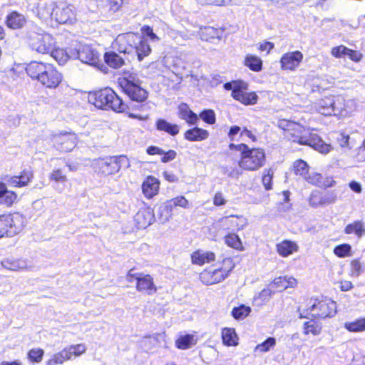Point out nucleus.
I'll list each match as a JSON object with an SVG mask.
<instances>
[{
    "label": "nucleus",
    "mask_w": 365,
    "mask_h": 365,
    "mask_svg": "<svg viewBox=\"0 0 365 365\" xmlns=\"http://www.w3.org/2000/svg\"><path fill=\"white\" fill-rule=\"evenodd\" d=\"M140 31L142 32V36H147L152 41L159 40L158 36L153 32L152 27L148 25L143 26Z\"/></svg>",
    "instance_id": "61"
},
{
    "label": "nucleus",
    "mask_w": 365,
    "mask_h": 365,
    "mask_svg": "<svg viewBox=\"0 0 365 365\" xmlns=\"http://www.w3.org/2000/svg\"><path fill=\"white\" fill-rule=\"evenodd\" d=\"M53 140L55 146L61 152H70L76 145L77 135L73 131H61L53 135Z\"/></svg>",
    "instance_id": "14"
},
{
    "label": "nucleus",
    "mask_w": 365,
    "mask_h": 365,
    "mask_svg": "<svg viewBox=\"0 0 365 365\" xmlns=\"http://www.w3.org/2000/svg\"><path fill=\"white\" fill-rule=\"evenodd\" d=\"M19 197L17 193L11 190H8L6 185L0 182V205L10 208L17 203Z\"/></svg>",
    "instance_id": "25"
},
{
    "label": "nucleus",
    "mask_w": 365,
    "mask_h": 365,
    "mask_svg": "<svg viewBox=\"0 0 365 365\" xmlns=\"http://www.w3.org/2000/svg\"><path fill=\"white\" fill-rule=\"evenodd\" d=\"M69 361L66 351L62 349L61 351L53 354L46 362V365H58L62 364L65 361Z\"/></svg>",
    "instance_id": "50"
},
{
    "label": "nucleus",
    "mask_w": 365,
    "mask_h": 365,
    "mask_svg": "<svg viewBox=\"0 0 365 365\" xmlns=\"http://www.w3.org/2000/svg\"><path fill=\"white\" fill-rule=\"evenodd\" d=\"M118 84L122 91L133 101L143 103L148 97V92L145 88L127 78H120Z\"/></svg>",
    "instance_id": "10"
},
{
    "label": "nucleus",
    "mask_w": 365,
    "mask_h": 365,
    "mask_svg": "<svg viewBox=\"0 0 365 365\" xmlns=\"http://www.w3.org/2000/svg\"><path fill=\"white\" fill-rule=\"evenodd\" d=\"M344 232L347 235L354 234L361 237L365 232L364 224L361 220H355L345 227Z\"/></svg>",
    "instance_id": "47"
},
{
    "label": "nucleus",
    "mask_w": 365,
    "mask_h": 365,
    "mask_svg": "<svg viewBox=\"0 0 365 365\" xmlns=\"http://www.w3.org/2000/svg\"><path fill=\"white\" fill-rule=\"evenodd\" d=\"M322 326L320 323L312 319L303 324V334L304 335L317 336L322 332Z\"/></svg>",
    "instance_id": "44"
},
{
    "label": "nucleus",
    "mask_w": 365,
    "mask_h": 365,
    "mask_svg": "<svg viewBox=\"0 0 365 365\" xmlns=\"http://www.w3.org/2000/svg\"><path fill=\"white\" fill-rule=\"evenodd\" d=\"M225 244L235 250L243 251L245 247L243 243L237 234L234 232H228L223 237Z\"/></svg>",
    "instance_id": "40"
},
{
    "label": "nucleus",
    "mask_w": 365,
    "mask_h": 365,
    "mask_svg": "<svg viewBox=\"0 0 365 365\" xmlns=\"http://www.w3.org/2000/svg\"><path fill=\"white\" fill-rule=\"evenodd\" d=\"M252 312V308L244 304H241L237 307L232 308L231 311V316L237 321L244 320Z\"/></svg>",
    "instance_id": "45"
},
{
    "label": "nucleus",
    "mask_w": 365,
    "mask_h": 365,
    "mask_svg": "<svg viewBox=\"0 0 365 365\" xmlns=\"http://www.w3.org/2000/svg\"><path fill=\"white\" fill-rule=\"evenodd\" d=\"M56 3L53 0H38L33 11L43 21L53 20Z\"/></svg>",
    "instance_id": "17"
},
{
    "label": "nucleus",
    "mask_w": 365,
    "mask_h": 365,
    "mask_svg": "<svg viewBox=\"0 0 365 365\" xmlns=\"http://www.w3.org/2000/svg\"><path fill=\"white\" fill-rule=\"evenodd\" d=\"M345 328L351 332H361L365 331V318H359L345 324Z\"/></svg>",
    "instance_id": "52"
},
{
    "label": "nucleus",
    "mask_w": 365,
    "mask_h": 365,
    "mask_svg": "<svg viewBox=\"0 0 365 365\" xmlns=\"http://www.w3.org/2000/svg\"><path fill=\"white\" fill-rule=\"evenodd\" d=\"M44 355V351L41 348H34L28 351L27 359L32 364L40 363Z\"/></svg>",
    "instance_id": "53"
},
{
    "label": "nucleus",
    "mask_w": 365,
    "mask_h": 365,
    "mask_svg": "<svg viewBox=\"0 0 365 365\" xmlns=\"http://www.w3.org/2000/svg\"><path fill=\"white\" fill-rule=\"evenodd\" d=\"M135 267L130 269L125 274L126 281L129 283L135 282V289L139 293L148 296L155 294L158 287L155 285L153 277L150 274L143 272H133Z\"/></svg>",
    "instance_id": "5"
},
{
    "label": "nucleus",
    "mask_w": 365,
    "mask_h": 365,
    "mask_svg": "<svg viewBox=\"0 0 365 365\" xmlns=\"http://www.w3.org/2000/svg\"><path fill=\"white\" fill-rule=\"evenodd\" d=\"M221 337L225 346H235L238 344V337L234 328H223L221 331Z\"/></svg>",
    "instance_id": "41"
},
{
    "label": "nucleus",
    "mask_w": 365,
    "mask_h": 365,
    "mask_svg": "<svg viewBox=\"0 0 365 365\" xmlns=\"http://www.w3.org/2000/svg\"><path fill=\"white\" fill-rule=\"evenodd\" d=\"M139 33L127 32L120 34L115 39L116 48L120 53L130 55L135 47Z\"/></svg>",
    "instance_id": "15"
},
{
    "label": "nucleus",
    "mask_w": 365,
    "mask_h": 365,
    "mask_svg": "<svg viewBox=\"0 0 365 365\" xmlns=\"http://www.w3.org/2000/svg\"><path fill=\"white\" fill-rule=\"evenodd\" d=\"M200 118L202 121L209 125H213L216 123V115L212 109H205L202 110L198 118Z\"/></svg>",
    "instance_id": "56"
},
{
    "label": "nucleus",
    "mask_w": 365,
    "mask_h": 365,
    "mask_svg": "<svg viewBox=\"0 0 365 365\" xmlns=\"http://www.w3.org/2000/svg\"><path fill=\"white\" fill-rule=\"evenodd\" d=\"M364 271V266L360 259H353L350 262V272L352 276L358 277Z\"/></svg>",
    "instance_id": "57"
},
{
    "label": "nucleus",
    "mask_w": 365,
    "mask_h": 365,
    "mask_svg": "<svg viewBox=\"0 0 365 365\" xmlns=\"http://www.w3.org/2000/svg\"><path fill=\"white\" fill-rule=\"evenodd\" d=\"M78 58L83 63L94 65L98 63L99 56L93 48L83 45L78 50Z\"/></svg>",
    "instance_id": "29"
},
{
    "label": "nucleus",
    "mask_w": 365,
    "mask_h": 365,
    "mask_svg": "<svg viewBox=\"0 0 365 365\" xmlns=\"http://www.w3.org/2000/svg\"><path fill=\"white\" fill-rule=\"evenodd\" d=\"M212 266L222 282L231 274L235 263L232 257H225Z\"/></svg>",
    "instance_id": "21"
},
{
    "label": "nucleus",
    "mask_w": 365,
    "mask_h": 365,
    "mask_svg": "<svg viewBox=\"0 0 365 365\" xmlns=\"http://www.w3.org/2000/svg\"><path fill=\"white\" fill-rule=\"evenodd\" d=\"M160 182L157 178L148 175L141 185L142 193L145 198L151 200L157 196L160 192Z\"/></svg>",
    "instance_id": "20"
},
{
    "label": "nucleus",
    "mask_w": 365,
    "mask_h": 365,
    "mask_svg": "<svg viewBox=\"0 0 365 365\" xmlns=\"http://www.w3.org/2000/svg\"><path fill=\"white\" fill-rule=\"evenodd\" d=\"M277 253L282 257H287L299 250V246L296 241L284 239L275 245Z\"/></svg>",
    "instance_id": "24"
},
{
    "label": "nucleus",
    "mask_w": 365,
    "mask_h": 365,
    "mask_svg": "<svg viewBox=\"0 0 365 365\" xmlns=\"http://www.w3.org/2000/svg\"><path fill=\"white\" fill-rule=\"evenodd\" d=\"M209 131L206 129L195 126L186 130L183 134L184 138L190 142H200L209 138Z\"/></svg>",
    "instance_id": "30"
},
{
    "label": "nucleus",
    "mask_w": 365,
    "mask_h": 365,
    "mask_svg": "<svg viewBox=\"0 0 365 365\" xmlns=\"http://www.w3.org/2000/svg\"><path fill=\"white\" fill-rule=\"evenodd\" d=\"M33 179V170L31 168H24L19 175L10 177L8 182L11 187L21 188L29 185Z\"/></svg>",
    "instance_id": "22"
},
{
    "label": "nucleus",
    "mask_w": 365,
    "mask_h": 365,
    "mask_svg": "<svg viewBox=\"0 0 365 365\" xmlns=\"http://www.w3.org/2000/svg\"><path fill=\"white\" fill-rule=\"evenodd\" d=\"M222 31L212 26H204L200 30V38L205 41L212 42L220 38Z\"/></svg>",
    "instance_id": "39"
},
{
    "label": "nucleus",
    "mask_w": 365,
    "mask_h": 365,
    "mask_svg": "<svg viewBox=\"0 0 365 365\" xmlns=\"http://www.w3.org/2000/svg\"><path fill=\"white\" fill-rule=\"evenodd\" d=\"M336 195L332 192L314 190L309 197V203L312 207H322L334 202Z\"/></svg>",
    "instance_id": "18"
},
{
    "label": "nucleus",
    "mask_w": 365,
    "mask_h": 365,
    "mask_svg": "<svg viewBox=\"0 0 365 365\" xmlns=\"http://www.w3.org/2000/svg\"><path fill=\"white\" fill-rule=\"evenodd\" d=\"M56 23L60 24H73L76 22V10L73 5L60 4H56L53 18Z\"/></svg>",
    "instance_id": "13"
},
{
    "label": "nucleus",
    "mask_w": 365,
    "mask_h": 365,
    "mask_svg": "<svg viewBox=\"0 0 365 365\" xmlns=\"http://www.w3.org/2000/svg\"><path fill=\"white\" fill-rule=\"evenodd\" d=\"M334 254L339 257L344 258L352 255L351 246L348 243H343L334 247Z\"/></svg>",
    "instance_id": "51"
},
{
    "label": "nucleus",
    "mask_w": 365,
    "mask_h": 365,
    "mask_svg": "<svg viewBox=\"0 0 365 365\" xmlns=\"http://www.w3.org/2000/svg\"><path fill=\"white\" fill-rule=\"evenodd\" d=\"M224 225L227 230L233 232L240 231L246 225V218L242 215H230L223 218Z\"/></svg>",
    "instance_id": "34"
},
{
    "label": "nucleus",
    "mask_w": 365,
    "mask_h": 365,
    "mask_svg": "<svg viewBox=\"0 0 365 365\" xmlns=\"http://www.w3.org/2000/svg\"><path fill=\"white\" fill-rule=\"evenodd\" d=\"M310 167L306 161L302 159L296 160L292 165V171L296 176L303 180L309 173Z\"/></svg>",
    "instance_id": "43"
},
{
    "label": "nucleus",
    "mask_w": 365,
    "mask_h": 365,
    "mask_svg": "<svg viewBox=\"0 0 365 365\" xmlns=\"http://www.w3.org/2000/svg\"><path fill=\"white\" fill-rule=\"evenodd\" d=\"M304 180L309 184L319 187H329L335 183L332 178H324L319 173H312L311 174L309 173Z\"/></svg>",
    "instance_id": "31"
},
{
    "label": "nucleus",
    "mask_w": 365,
    "mask_h": 365,
    "mask_svg": "<svg viewBox=\"0 0 365 365\" xmlns=\"http://www.w3.org/2000/svg\"><path fill=\"white\" fill-rule=\"evenodd\" d=\"M274 172L271 168L265 169L262 175V182L266 190L272 188Z\"/></svg>",
    "instance_id": "55"
},
{
    "label": "nucleus",
    "mask_w": 365,
    "mask_h": 365,
    "mask_svg": "<svg viewBox=\"0 0 365 365\" xmlns=\"http://www.w3.org/2000/svg\"><path fill=\"white\" fill-rule=\"evenodd\" d=\"M161 155L160 161L163 163H166L173 160L177 157V153L174 150H168V151L163 150V153H162Z\"/></svg>",
    "instance_id": "63"
},
{
    "label": "nucleus",
    "mask_w": 365,
    "mask_h": 365,
    "mask_svg": "<svg viewBox=\"0 0 365 365\" xmlns=\"http://www.w3.org/2000/svg\"><path fill=\"white\" fill-rule=\"evenodd\" d=\"M63 349L66 351V354H67L68 357H69V360H71L73 357H78L81 356L86 352L87 348L84 344H77L67 346Z\"/></svg>",
    "instance_id": "48"
},
{
    "label": "nucleus",
    "mask_w": 365,
    "mask_h": 365,
    "mask_svg": "<svg viewBox=\"0 0 365 365\" xmlns=\"http://www.w3.org/2000/svg\"><path fill=\"white\" fill-rule=\"evenodd\" d=\"M88 98L91 104L99 109L112 110L117 113H123L128 108L127 104L113 89L109 87L90 91Z\"/></svg>",
    "instance_id": "4"
},
{
    "label": "nucleus",
    "mask_w": 365,
    "mask_h": 365,
    "mask_svg": "<svg viewBox=\"0 0 365 365\" xmlns=\"http://www.w3.org/2000/svg\"><path fill=\"white\" fill-rule=\"evenodd\" d=\"M177 207L183 209L189 208L190 203L188 200L183 195L176 196L175 197L166 200L163 205V209L167 213L171 214L173 209Z\"/></svg>",
    "instance_id": "33"
},
{
    "label": "nucleus",
    "mask_w": 365,
    "mask_h": 365,
    "mask_svg": "<svg viewBox=\"0 0 365 365\" xmlns=\"http://www.w3.org/2000/svg\"><path fill=\"white\" fill-rule=\"evenodd\" d=\"M122 160H123V156H108L99 158L95 163V172L101 177L114 175L120 170Z\"/></svg>",
    "instance_id": "8"
},
{
    "label": "nucleus",
    "mask_w": 365,
    "mask_h": 365,
    "mask_svg": "<svg viewBox=\"0 0 365 365\" xmlns=\"http://www.w3.org/2000/svg\"><path fill=\"white\" fill-rule=\"evenodd\" d=\"M151 47L149 45L148 40L144 36L139 34L138 39L135 42V47L134 51L130 55L136 56L138 60L141 61L145 57L149 56L151 53Z\"/></svg>",
    "instance_id": "27"
},
{
    "label": "nucleus",
    "mask_w": 365,
    "mask_h": 365,
    "mask_svg": "<svg viewBox=\"0 0 365 365\" xmlns=\"http://www.w3.org/2000/svg\"><path fill=\"white\" fill-rule=\"evenodd\" d=\"M248 83L241 80L231 92V96L235 101L244 106H254L257 104L259 97L256 92H248Z\"/></svg>",
    "instance_id": "11"
},
{
    "label": "nucleus",
    "mask_w": 365,
    "mask_h": 365,
    "mask_svg": "<svg viewBox=\"0 0 365 365\" xmlns=\"http://www.w3.org/2000/svg\"><path fill=\"white\" fill-rule=\"evenodd\" d=\"M298 282L296 278L289 275L275 277L266 289L259 292V297L264 299H269L273 294L282 292L287 289L297 287Z\"/></svg>",
    "instance_id": "7"
},
{
    "label": "nucleus",
    "mask_w": 365,
    "mask_h": 365,
    "mask_svg": "<svg viewBox=\"0 0 365 365\" xmlns=\"http://www.w3.org/2000/svg\"><path fill=\"white\" fill-rule=\"evenodd\" d=\"M227 202L225 195L221 191L216 192L213 195L212 203L216 207L224 206Z\"/></svg>",
    "instance_id": "60"
},
{
    "label": "nucleus",
    "mask_w": 365,
    "mask_h": 365,
    "mask_svg": "<svg viewBox=\"0 0 365 365\" xmlns=\"http://www.w3.org/2000/svg\"><path fill=\"white\" fill-rule=\"evenodd\" d=\"M274 44L272 42L265 41L259 43L258 46V50L260 52L265 51L267 54H269L270 51L274 48Z\"/></svg>",
    "instance_id": "64"
},
{
    "label": "nucleus",
    "mask_w": 365,
    "mask_h": 365,
    "mask_svg": "<svg viewBox=\"0 0 365 365\" xmlns=\"http://www.w3.org/2000/svg\"><path fill=\"white\" fill-rule=\"evenodd\" d=\"M348 103L341 95H333V115L339 117H344L348 114Z\"/></svg>",
    "instance_id": "37"
},
{
    "label": "nucleus",
    "mask_w": 365,
    "mask_h": 365,
    "mask_svg": "<svg viewBox=\"0 0 365 365\" xmlns=\"http://www.w3.org/2000/svg\"><path fill=\"white\" fill-rule=\"evenodd\" d=\"M346 56L354 62L358 63L363 58V54L356 50L347 48Z\"/></svg>",
    "instance_id": "62"
},
{
    "label": "nucleus",
    "mask_w": 365,
    "mask_h": 365,
    "mask_svg": "<svg viewBox=\"0 0 365 365\" xmlns=\"http://www.w3.org/2000/svg\"><path fill=\"white\" fill-rule=\"evenodd\" d=\"M316 109L322 115H332L334 113L333 95L321 98L316 103Z\"/></svg>",
    "instance_id": "35"
},
{
    "label": "nucleus",
    "mask_w": 365,
    "mask_h": 365,
    "mask_svg": "<svg viewBox=\"0 0 365 365\" xmlns=\"http://www.w3.org/2000/svg\"><path fill=\"white\" fill-rule=\"evenodd\" d=\"M191 263L197 266H203L205 264H210L215 261L216 254L212 251H203L196 250L190 255Z\"/></svg>",
    "instance_id": "23"
},
{
    "label": "nucleus",
    "mask_w": 365,
    "mask_h": 365,
    "mask_svg": "<svg viewBox=\"0 0 365 365\" xmlns=\"http://www.w3.org/2000/svg\"><path fill=\"white\" fill-rule=\"evenodd\" d=\"M197 342V338L195 334H186L180 335L175 341V347L178 349L186 350L195 346Z\"/></svg>",
    "instance_id": "38"
},
{
    "label": "nucleus",
    "mask_w": 365,
    "mask_h": 365,
    "mask_svg": "<svg viewBox=\"0 0 365 365\" xmlns=\"http://www.w3.org/2000/svg\"><path fill=\"white\" fill-rule=\"evenodd\" d=\"M154 220V212L150 207L140 208L134 216L135 225L138 230L147 228Z\"/></svg>",
    "instance_id": "19"
},
{
    "label": "nucleus",
    "mask_w": 365,
    "mask_h": 365,
    "mask_svg": "<svg viewBox=\"0 0 365 365\" xmlns=\"http://www.w3.org/2000/svg\"><path fill=\"white\" fill-rule=\"evenodd\" d=\"M17 212H4L0 215V238L11 237L19 231Z\"/></svg>",
    "instance_id": "12"
},
{
    "label": "nucleus",
    "mask_w": 365,
    "mask_h": 365,
    "mask_svg": "<svg viewBox=\"0 0 365 365\" xmlns=\"http://www.w3.org/2000/svg\"><path fill=\"white\" fill-rule=\"evenodd\" d=\"M178 117L188 125H195L198 121V115L194 113L186 103H180L178 106Z\"/></svg>",
    "instance_id": "28"
},
{
    "label": "nucleus",
    "mask_w": 365,
    "mask_h": 365,
    "mask_svg": "<svg viewBox=\"0 0 365 365\" xmlns=\"http://www.w3.org/2000/svg\"><path fill=\"white\" fill-rule=\"evenodd\" d=\"M26 24V16L17 11H10L5 19V24L10 29H22Z\"/></svg>",
    "instance_id": "26"
},
{
    "label": "nucleus",
    "mask_w": 365,
    "mask_h": 365,
    "mask_svg": "<svg viewBox=\"0 0 365 365\" xmlns=\"http://www.w3.org/2000/svg\"><path fill=\"white\" fill-rule=\"evenodd\" d=\"M199 280L205 286H211L222 282L212 266L205 268L199 273Z\"/></svg>",
    "instance_id": "32"
},
{
    "label": "nucleus",
    "mask_w": 365,
    "mask_h": 365,
    "mask_svg": "<svg viewBox=\"0 0 365 365\" xmlns=\"http://www.w3.org/2000/svg\"><path fill=\"white\" fill-rule=\"evenodd\" d=\"M155 128L158 130L166 133L171 136H175L180 133V126L176 123H172L163 118H158L155 122Z\"/></svg>",
    "instance_id": "36"
},
{
    "label": "nucleus",
    "mask_w": 365,
    "mask_h": 365,
    "mask_svg": "<svg viewBox=\"0 0 365 365\" xmlns=\"http://www.w3.org/2000/svg\"><path fill=\"white\" fill-rule=\"evenodd\" d=\"M228 147L230 150L240 152L237 165L244 171H257L266 163V154L262 148H250L244 143L237 144L230 143Z\"/></svg>",
    "instance_id": "3"
},
{
    "label": "nucleus",
    "mask_w": 365,
    "mask_h": 365,
    "mask_svg": "<svg viewBox=\"0 0 365 365\" xmlns=\"http://www.w3.org/2000/svg\"><path fill=\"white\" fill-rule=\"evenodd\" d=\"M277 127L287 141L300 145H308L322 153H327L331 149L330 145L324 143L318 135L312 133L309 128L299 122L282 118L278 120Z\"/></svg>",
    "instance_id": "1"
},
{
    "label": "nucleus",
    "mask_w": 365,
    "mask_h": 365,
    "mask_svg": "<svg viewBox=\"0 0 365 365\" xmlns=\"http://www.w3.org/2000/svg\"><path fill=\"white\" fill-rule=\"evenodd\" d=\"M276 345V339L274 337H268L263 342L257 344L255 348V351L259 353H265L269 351L271 348H273Z\"/></svg>",
    "instance_id": "54"
},
{
    "label": "nucleus",
    "mask_w": 365,
    "mask_h": 365,
    "mask_svg": "<svg viewBox=\"0 0 365 365\" xmlns=\"http://www.w3.org/2000/svg\"><path fill=\"white\" fill-rule=\"evenodd\" d=\"M27 38L30 48L41 54L50 53L56 46L54 38L46 32H31Z\"/></svg>",
    "instance_id": "6"
},
{
    "label": "nucleus",
    "mask_w": 365,
    "mask_h": 365,
    "mask_svg": "<svg viewBox=\"0 0 365 365\" xmlns=\"http://www.w3.org/2000/svg\"><path fill=\"white\" fill-rule=\"evenodd\" d=\"M48 178L50 180L58 182H65L68 180L66 175L60 168L53 170L49 174Z\"/></svg>",
    "instance_id": "58"
},
{
    "label": "nucleus",
    "mask_w": 365,
    "mask_h": 365,
    "mask_svg": "<svg viewBox=\"0 0 365 365\" xmlns=\"http://www.w3.org/2000/svg\"><path fill=\"white\" fill-rule=\"evenodd\" d=\"M245 66L254 72H259L262 70V60L257 56L253 54H247L243 61Z\"/></svg>",
    "instance_id": "42"
},
{
    "label": "nucleus",
    "mask_w": 365,
    "mask_h": 365,
    "mask_svg": "<svg viewBox=\"0 0 365 365\" xmlns=\"http://www.w3.org/2000/svg\"><path fill=\"white\" fill-rule=\"evenodd\" d=\"M311 317L314 319H326L334 317L336 313V304L330 299H317L309 308Z\"/></svg>",
    "instance_id": "9"
},
{
    "label": "nucleus",
    "mask_w": 365,
    "mask_h": 365,
    "mask_svg": "<svg viewBox=\"0 0 365 365\" xmlns=\"http://www.w3.org/2000/svg\"><path fill=\"white\" fill-rule=\"evenodd\" d=\"M25 71L33 81L48 89L56 88L63 81V74L52 63L31 61L26 64Z\"/></svg>",
    "instance_id": "2"
},
{
    "label": "nucleus",
    "mask_w": 365,
    "mask_h": 365,
    "mask_svg": "<svg viewBox=\"0 0 365 365\" xmlns=\"http://www.w3.org/2000/svg\"><path fill=\"white\" fill-rule=\"evenodd\" d=\"M60 65H63L70 58L66 51L61 48L53 47V50L49 53Z\"/></svg>",
    "instance_id": "49"
},
{
    "label": "nucleus",
    "mask_w": 365,
    "mask_h": 365,
    "mask_svg": "<svg viewBox=\"0 0 365 365\" xmlns=\"http://www.w3.org/2000/svg\"><path fill=\"white\" fill-rule=\"evenodd\" d=\"M106 64L113 68H119L124 64L123 59L115 52H106L104 54Z\"/></svg>",
    "instance_id": "46"
},
{
    "label": "nucleus",
    "mask_w": 365,
    "mask_h": 365,
    "mask_svg": "<svg viewBox=\"0 0 365 365\" xmlns=\"http://www.w3.org/2000/svg\"><path fill=\"white\" fill-rule=\"evenodd\" d=\"M347 47L344 45H339L334 46L331 50V54L332 56L336 58H341L346 56Z\"/></svg>",
    "instance_id": "59"
},
{
    "label": "nucleus",
    "mask_w": 365,
    "mask_h": 365,
    "mask_svg": "<svg viewBox=\"0 0 365 365\" xmlns=\"http://www.w3.org/2000/svg\"><path fill=\"white\" fill-rule=\"evenodd\" d=\"M303 58L304 55L299 51L287 52L280 58L279 63L281 69L294 71L299 66Z\"/></svg>",
    "instance_id": "16"
}]
</instances>
